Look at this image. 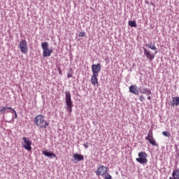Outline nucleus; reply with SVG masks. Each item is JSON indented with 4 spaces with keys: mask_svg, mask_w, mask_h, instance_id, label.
I'll return each instance as SVG.
<instances>
[{
    "mask_svg": "<svg viewBox=\"0 0 179 179\" xmlns=\"http://www.w3.org/2000/svg\"><path fill=\"white\" fill-rule=\"evenodd\" d=\"M34 124L36 127L41 128L42 129H45L50 123L47 120H44V116L43 115H38L34 120Z\"/></svg>",
    "mask_w": 179,
    "mask_h": 179,
    "instance_id": "f257e3e1",
    "label": "nucleus"
},
{
    "mask_svg": "<svg viewBox=\"0 0 179 179\" xmlns=\"http://www.w3.org/2000/svg\"><path fill=\"white\" fill-rule=\"evenodd\" d=\"M65 97H66V104L67 106L66 110L71 114V113H72V108L73 107V105L72 103V99L71 96V92H66Z\"/></svg>",
    "mask_w": 179,
    "mask_h": 179,
    "instance_id": "f03ea898",
    "label": "nucleus"
},
{
    "mask_svg": "<svg viewBox=\"0 0 179 179\" xmlns=\"http://www.w3.org/2000/svg\"><path fill=\"white\" fill-rule=\"evenodd\" d=\"M138 157L136 159V162L140 164H146L148 163V153L140 152L138 154Z\"/></svg>",
    "mask_w": 179,
    "mask_h": 179,
    "instance_id": "7ed1b4c3",
    "label": "nucleus"
},
{
    "mask_svg": "<svg viewBox=\"0 0 179 179\" xmlns=\"http://www.w3.org/2000/svg\"><path fill=\"white\" fill-rule=\"evenodd\" d=\"M41 47L43 50V57H51V54L52 52V49L48 48V43L43 42L41 43Z\"/></svg>",
    "mask_w": 179,
    "mask_h": 179,
    "instance_id": "20e7f679",
    "label": "nucleus"
},
{
    "mask_svg": "<svg viewBox=\"0 0 179 179\" xmlns=\"http://www.w3.org/2000/svg\"><path fill=\"white\" fill-rule=\"evenodd\" d=\"M19 47L22 54H27L28 48H27V41H26V40L20 41Z\"/></svg>",
    "mask_w": 179,
    "mask_h": 179,
    "instance_id": "39448f33",
    "label": "nucleus"
},
{
    "mask_svg": "<svg viewBox=\"0 0 179 179\" xmlns=\"http://www.w3.org/2000/svg\"><path fill=\"white\" fill-rule=\"evenodd\" d=\"M100 71H101V64L100 63L92 66V75H99Z\"/></svg>",
    "mask_w": 179,
    "mask_h": 179,
    "instance_id": "423d86ee",
    "label": "nucleus"
},
{
    "mask_svg": "<svg viewBox=\"0 0 179 179\" xmlns=\"http://www.w3.org/2000/svg\"><path fill=\"white\" fill-rule=\"evenodd\" d=\"M107 170H108V168L103 165L99 166L96 170V176H104V174H107Z\"/></svg>",
    "mask_w": 179,
    "mask_h": 179,
    "instance_id": "0eeeda50",
    "label": "nucleus"
},
{
    "mask_svg": "<svg viewBox=\"0 0 179 179\" xmlns=\"http://www.w3.org/2000/svg\"><path fill=\"white\" fill-rule=\"evenodd\" d=\"M144 50V55H145L146 58L148 59H150V61H153L155 59V56L156 55V53L153 54L152 52L145 48H143Z\"/></svg>",
    "mask_w": 179,
    "mask_h": 179,
    "instance_id": "6e6552de",
    "label": "nucleus"
},
{
    "mask_svg": "<svg viewBox=\"0 0 179 179\" xmlns=\"http://www.w3.org/2000/svg\"><path fill=\"white\" fill-rule=\"evenodd\" d=\"M22 139L24 141V143H25L23 145V148L27 150H31V141L26 137H23Z\"/></svg>",
    "mask_w": 179,
    "mask_h": 179,
    "instance_id": "1a4fd4ad",
    "label": "nucleus"
},
{
    "mask_svg": "<svg viewBox=\"0 0 179 179\" xmlns=\"http://www.w3.org/2000/svg\"><path fill=\"white\" fill-rule=\"evenodd\" d=\"M129 90L132 94H135L136 96L139 94V90H138V86H136V85H130Z\"/></svg>",
    "mask_w": 179,
    "mask_h": 179,
    "instance_id": "9d476101",
    "label": "nucleus"
},
{
    "mask_svg": "<svg viewBox=\"0 0 179 179\" xmlns=\"http://www.w3.org/2000/svg\"><path fill=\"white\" fill-rule=\"evenodd\" d=\"M83 160H85V157L82 155L75 153L73 156V162H82Z\"/></svg>",
    "mask_w": 179,
    "mask_h": 179,
    "instance_id": "9b49d317",
    "label": "nucleus"
},
{
    "mask_svg": "<svg viewBox=\"0 0 179 179\" xmlns=\"http://www.w3.org/2000/svg\"><path fill=\"white\" fill-rule=\"evenodd\" d=\"M97 76H99V75L92 74L90 82L94 86H97V85H99V78H97Z\"/></svg>",
    "mask_w": 179,
    "mask_h": 179,
    "instance_id": "f8f14e48",
    "label": "nucleus"
},
{
    "mask_svg": "<svg viewBox=\"0 0 179 179\" xmlns=\"http://www.w3.org/2000/svg\"><path fill=\"white\" fill-rule=\"evenodd\" d=\"M171 106L172 107H177L179 106V96L172 97L171 101Z\"/></svg>",
    "mask_w": 179,
    "mask_h": 179,
    "instance_id": "ddd939ff",
    "label": "nucleus"
},
{
    "mask_svg": "<svg viewBox=\"0 0 179 179\" xmlns=\"http://www.w3.org/2000/svg\"><path fill=\"white\" fill-rule=\"evenodd\" d=\"M169 179H179V168L173 170L172 172V178L170 177Z\"/></svg>",
    "mask_w": 179,
    "mask_h": 179,
    "instance_id": "4468645a",
    "label": "nucleus"
},
{
    "mask_svg": "<svg viewBox=\"0 0 179 179\" xmlns=\"http://www.w3.org/2000/svg\"><path fill=\"white\" fill-rule=\"evenodd\" d=\"M43 155L46 156V157H51V159H54V157H55L56 156L55 154H54L53 152L45 150L43 151Z\"/></svg>",
    "mask_w": 179,
    "mask_h": 179,
    "instance_id": "2eb2a0df",
    "label": "nucleus"
},
{
    "mask_svg": "<svg viewBox=\"0 0 179 179\" xmlns=\"http://www.w3.org/2000/svg\"><path fill=\"white\" fill-rule=\"evenodd\" d=\"M142 94H146L147 96H150L152 94V91L149 88L143 87L141 90Z\"/></svg>",
    "mask_w": 179,
    "mask_h": 179,
    "instance_id": "dca6fc26",
    "label": "nucleus"
},
{
    "mask_svg": "<svg viewBox=\"0 0 179 179\" xmlns=\"http://www.w3.org/2000/svg\"><path fill=\"white\" fill-rule=\"evenodd\" d=\"M6 110H12V107H8V106L1 107L0 108V113L1 114H5V111H6Z\"/></svg>",
    "mask_w": 179,
    "mask_h": 179,
    "instance_id": "f3484780",
    "label": "nucleus"
},
{
    "mask_svg": "<svg viewBox=\"0 0 179 179\" xmlns=\"http://www.w3.org/2000/svg\"><path fill=\"white\" fill-rule=\"evenodd\" d=\"M145 139L148 141L149 139H153V131L152 130H150L147 137H145Z\"/></svg>",
    "mask_w": 179,
    "mask_h": 179,
    "instance_id": "a211bd4d",
    "label": "nucleus"
},
{
    "mask_svg": "<svg viewBox=\"0 0 179 179\" xmlns=\"http://www.w3.org/2000/svg\"><path fill=\"white\" fill-rule=\"evenodd\" d=\"M148 141L152 146H157V143H156V140H155V138H150L148 139Z\"/></svg>",
    "mask_w": 179,
    "mask_h": 179,
    "instance_id": "6ab92c4d",
    "label": "nucleus"
},
{
    "mask_svg": "<svg viewBox=\"0 0 179 179\" xmlns=\"http://www.w3.org/2000/svg\"><path fill=\"white\" fill-rule=\"evenodd\" d=\"M129 26L131 27H136V22L135 21H129Z\"/></svg>",
    "mask_w": 179,
    "mask_h": 179,
    "instance_id": "aec40b11",
    "label": "nucleus"
},
{
    "mask_svg": "<svg viewBox=\"0 0 179 179\" xmlns=\"http://www.w3.org/2000/svg\"><path fill=\"white\" fill-rule=\"evenodd\" d=\"M162 135H164V136H166V138H170L171 136V134H170V132L169 131H163Z\"/></svg>",
    "mask_w": 179,
    "mask_h": 179,
    "instance_id": "412c9836",
    "label": "nucleus"
},
{
    "mask_svg": "<svg viewBox=\"0 0 179 179\" xmlns=\"http://www.w3.org/2000/svg\"><path fill=\"white\" fill-rule=\"evenodd\" d=\"M150 50H152L153 51H155V54H157L156 45H152V43H150Z\"/></svg>",
    "mask_w": 179,
    "mask_h": 179,
    "instance_id": "4be33fe9",
    "label": "nucleus"
},
{
    "mask_svg": "<svg viewBox=\"0 0 179 179\" xmlns=\"http://www.w3.org/2000/svg\"><path fill=\"white\" fill-rule=\"evenodd\" d=\"M138 99H139L140 101H145V100H146V99L145 98V96L143 95H140L138 96Z\"/></svg>",
    "mask_w": 179,
    "mask_h": 179,
    "instance_id": "5701e85b",
    "label": "nucleus"
},
{
    "mask_svg": "<svg viewBox=\"0 0 179 179\" xmlns=\"http://www.w3.org/2000/svg\"><path fill=\"white\" fill-rule=\"evenodd\" d=\"M104 179H113V178L111 177V175L107 173V174L104 176Z\"/></svg>",
    "mask_w": 179,
    "mask_h": 179,
    "instance_id": "b1692460",
    "label": "nucleus"
},
{
    "mask_svg": "<svg viewBox=\"0 0 179 179\" xmlns=\"http://www.w3.org/2000/svg\"><path fill=\"white\" fill-rule=\"evenodd\" d=\"M85 36H86V34L84 31L80 32L79 37H85Z\"/></svg>",
    "mask_w": 179,
    "mask_h": 179,
    "instance_id": "393cba45",
    "label": "nucleus"
},
{
    "mask_svg": "<svg viewBox=\"0 0 179 179\" xmlns=\"http://www.w3.org/2000/svg\"><path fill=\"white\" fill-rule=\"evenodd\" d=\"M11 111H13L15 114V118H17V113H16V110L12 108Z\"/></svg>",
    "mask_w": 179,
    "mask_h": 179,
    "instance_id": "a878e982",
    "label": "nucleus"
},
{
    "mask_svg": "<svg viewBox=\"0 0 179 179\" xmlns=\"http://www.w3.org/2000/svg\"><path fill=\"white\" fill-rule=\"evenodd\" d=\"M84 148H85V149H87V148H89V143H85L83 145Z\"/></svg>",
    "mask_w": 179,
    "mask_h": 179,
    "instance_id": "bb28decb",
    "label": "nucleus"
},
{
    "mask_svg": "<svg viewBox=\"0 0 179 179\" xmlns=\"http://www.w3.org/2000/svg\"><path fill=\"white\" fill-rule=\"evenodd\" d=\"M67 78H72V73H69L67 74Z\"/></svg>",
    "mask_w": 179,
    "mask_h": 179,
    "instance_id": "cd10ccee",
    "label": "nucleus"
},
{
    "mask_svg": "<svg viewBox=\"0 0 179 179\" xmlns=\"http://www.w3.org/2000/svg\"><path fill=\"white\" fill-rule=\"evenodd\" d=\"M150 44H145V47H148V48H150Z\"/></svg>",
    "mask_w": 179,
    "mask_h": 179,
    "instance_id": "c85d7f7f",
    "label": "nucleus"
},
{
    "mask_svg": "<svg viewBox=\"0 0 179 179\" xmlns=\"http://www.w3.org/2000/svg\"><path fill=\"white\" fill-rule=\"evenodd\" d=\"M148 100H152V96H150V95H148Z\"/></svg>",
    "mask_w": 179,
    "mask_h": 179,
    "instance_id": "c756f323",
    "label": "nucleus"
},
{
    "mask_svg": "<svg viewBox=\"0 0 179 179\" xmlns=\"http://www.w3.org/2000/svg\"><path fill=\"white\" fill-rule=\"evenodd\" d=\"M59 75H62V71L61 70H59Z\"/></svg>",
    "mask_w": 179,
    "mask_h": 179,
    "instance_id": "7c9ffc66",
    "label": "nucleus"
},
{
    "mask_svg": "<svg viewBox=\"0 0 179 179\" xmlns=\"http://www.w3.org/2000/svg\"><path fill=\"white\" fill-rule=\"evenodd\" d=\"M69 71H70V72H72V68H70V69H69Z\"/></svg>",
    "mask_w": 179,
    "mask_h": 179,
    "instance_id": "2f4dec72",
    "label": "nucleus"
}]
</instances>
